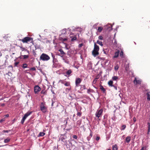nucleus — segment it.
<instances>
[{"instance_id": "obj_60", "label": "nucleus", "mask_w": 150, "mask_h": 150, "mask_svg": "<svg viewBox=\"0 0 150 150\" xmlns=\"http://www.w3.org/2000/svg\"><path fill=\"white\" fill-rule=\"evenodd\" d=\"M119 67L117 66H116L115 67V70H117L118 69Z\"/></svg>"}, {"instance_id": "obj_3", "label": "nucleus", "mask_w": 150, "mask_h": 150, "mask_svg": "<svg viewBox=\"0 0 150 150\" xmlns=\"http://www.w3.org/2000/svg\"><path fill=\"white\" fill-rule=\"evenodd\" d=\"M103 111V110L102 108L97 110L95 113L96 117H97L98 118L101 117L102 116Z\"/></svg>"}, {"instance_id": "obj_45", "label": "nucleus", "mask_w": 150, "mask_h": 150, "mask_svg": "<svg viewBox=\"0 0 150 150\" xmlns=\"http://www.w3.org/2000/svg\"><path fill=\"white\" fill-rule=\"evenodd\" d=\"M22 56L23 57V59H27L29 57V55H22Z\"/></svg>"}, {"instance_id": "obj_49", "label": "nucleus", "mask_w": 150, "mask_h": 150, "mask_svg": "<svg viewBox=\"0 0 150 150\" xmlns=\"http://www.w3.org/2000/svg\"><path fill=\"white\" fill-rule=\"evenodd\" d=\"M6 120V118L5 117H4L2 119H1V120H0V123H1L2 122Z\"/></svg>"}, {"instance_id": "obj_14", "label": "nucleus", "mask_w": 150, "mask_h": 150, "mask_svg": "<svg viewBox=\"0 0 150 150\" xmlns=\"http://www.w3.org/2000/svg\"><path fill=\"white\" fill-rule=\"evenodd\" d=\"M92 64L91 62H89L87 64V68L89 70H91L92 69Z\"/></svg>"}, {"instance_id": "obj_44", "label": "nucleus", "mask_w": 150, "mask_h": 150, "mask_svg": "<svg viewBox=\"0 0 150 150\" xmlns=\"http://www.w3.org/2000/svg\"><path fill=\"white\" fill-rule=\"evenodd\" d=\"M82 115V112L81 111L79 112H78L77 113V116H79V117H80Z\"/></svg>"}, {"instance_id": "obj_32", "label": "nucleus", "mask_w": 150, "mask_h": 150, "mask_svg": "<svg viewBox=\"0 0 150 150\" xmlns=\"http://www.w3.org/2000/svg\"><path fill=\"white\" fill-rule=\"evenodd\" d=\"M51 55L53 59L52 62L53 63V65H54V64L55 63V56L52 53H51Z\"/></svg>"}, {"instance_id": "obj_19", "label": "nucleus", "mask_w": 150, "mask_h": 150, "mask_svg": "<svg viewBox=\"0 0 150 150\" xmlns=\"http://www.w3.org/2000/svg\"><path fill=\"white\" fill-rule=\"evenodd\" d=\"M100 89L104 93H106L105 89L103 87L102 85H100Z\"/></svg>"}, {"instance_id": "obj_54", "label": "nucleus", "mask_w": 150, "mask_h": 150, "mask_svg": "<svg viewBox=\"0 0 150 150\" xmlns=\"http://www.w3.org/2000/svg\"><path fill=\"white\" fill-rule=\"evenodd\" d=\"M66 29L65 28H64V29H63L62 30L63 33H64V34L66 33Z\"/></svg>"}, {"instance_id": "obj_21", "label": "nucleus", "mask_w": 150, "mask_h": 150, "mask_svg": "<svg viewBox=\"0 0 150 150\" xmlns=\"http://www.w3.org/2000/svg\"><path fill=\"white\" fill-rule=\"evenodd\" d=\"M14 61L15 62L14 63V67H20L18 65V64L19 63V62H16V59H15Z\"/></svg>"}, {"instance_id": "obj_61", "label": "nucleus", "mask_w": 150, "mask_h": 150, "mask_svg": "<svg viewBox=\"0 0 150 150\" xmlns=\"http://www.w3.org/2000/svg\"><path fill=\"white\" fill-rule=\"evenodd\" d=\"M100 139V137H98V136H97L96 137V140L98 141V140H99Z\"/></svg>"}, {"instance_id": "obj_23", "label": "nucleus", "mask_w": 150, "mask_h": 150, "mask_svg": "<svg viewBox=\"0 0 150 150\" xmlns=\"http://www.w3.org/2000/svg\"><path fill=\"white\" fill-rule=\"evenodd\" d=\"M131 137L130 136H127L125 139V141L126 142L129 143L131 140Z\"/></svg>"}, {"instance_id": "obj_58", "label": "nucleus", "mask_w": 150, "mask_h": 150, "mask_svg": "<svg viewBox=\"0 0 150 150\" xmlns=\"http://www.w3.org/2000/svg\"><path fill=\"white\" fill-rule=\"evenodd\" d=\"M8 68H11V70H13V67L12 65H10L8 67Z\"/></svg>"}, {"instance_id": "obj_26", "label": "nucleus", "mask_w": 150, "mask_h": 150, "mask_svg": "<svg viewBox=\"0 0 150 150\" xmlns=\"http://www.w3.org/2000/svg\"><path fill=\"white\" fill-rule=\"evenodd\" d=\"M94 91L93 90L90 88L87 90V93L88 94H90L91 93H94Z\"/></svg>"}, {"instance_id": "obj_40", "label": "nucleus", "mask_w": 150, "mask_h": 150, "mask_svg": "<svg viewBox=\"0 0 150 150\" xmlns=\"http://www.w3.org/2000/svg\"><path fill=\"white\" fill-rule=\"evenodd\" d=\"M98 79V78H95L92 82V84H95L96 83V82L97 81V80Z\"/></svg>"}, {"instance_id": "obj_50", "label": "nucleus", "mask_w": 150, "mask_h": 150, "mask_svg": "<svg viewBox=\"0 0 150 150\" xmlns=\"http://www.w3.org/2000/svg\"><path fill=\"white\" fill-rule=\"evenodd\" d=\"M20 48L22 49V51H26L27 50V49H25L24 47H20Z\"/></svg>"}, {"instance_id": "obj_41", "label": "nucleus", "mask_w": 150, "mask_h": 150, "mask_svg": "<svg viewBox=\"0 0 150 150\" xmlns=\"http://www.w3.org/2000/svg\"><path fill=\"white\" fill-rule=\"evenodd\" d=\"M126 127V126L125 125H123L122 126V127L120 129L121 130H124Z\"/></svg>"}, {"instance_id": "obj_6", "label": "nucleus", "mask_w": 150, "mask_h": 150, "mask_svg": "<svg viewBox=\"0 0 150 150\" xmlns=\"http://www.w3.org/2000/svg\"><path fill=\"white\" fill-rule=\"evenodd\" d=\"M67 71L64 73V75L67 77H69L72 75V71L70 69L67 70L66 69Z\"/></svg>"}, {"instance_id": "obj_52", "label": "nucleus", "mask_w": 150, "mask_h": 150, "mask_svg": "<svg viewBox=\"0 0 150 150\" xmlns=\"http://www.w3.org/2000/svg\"><path fill=\"white\" fill-rule=\"evenodd\" d=\"M64 80H60L59 82V83H61L62 84H64Z\"/></svg>"}, {"instance_id": "obj_36", "label": "nucleus", "mask_w": 150, "mask_h": 150, "mask_svg": "<svg viewBox=\"0 0 150 150\" xmlns=\"http://www.w3.org/2000/svg\"><path fill=\"white\" fill-rule=\"evenodd\" d=\"M58 51L60 52L61 54L62 55H64L65 54V53L64 52L62 49H60Z\"/></svg>"}, {"instance_id": "obj_17", "label": "nucleus", "mask_w": 150, "mask_h": 150, "mask_svg": "<svg viewBox=\"0 0 150 150\" xmlns=\"http://www.w3.org/2000/svg\"><path fill=\"white\" fill-rule=\"evenodd\" d=\"M103 51L104 54H108L109 51V49H103Z\"/></svg>"}, {"instance_id": "obj_29", "label": "nucleus", "mask_w": 150, "mask_h": 150, "mask_svg": "<svg viewBox=\"0 0 150 150\" xmlns=\"http://www.w3.org/2000/svg\"><path fill=\"white\" fill-rule=\"evenodd\" d=\"M148 127V131L147 132V134H149V133L150 132V123L148 122L147 123Z\"/></svg>"}, {"instance_id": "obj_35", "label": "nucleus", "mask_w": 150, "mask_h": 150, "mask_svg": "<svg viewBox=\"0 0 150 150\" xmlns=\"http://www.w3.org/2000/svg\"><path fill=\"white\" fill-rule=\"evenodd\" d=\"M22 67L24 69L27 68L28 67V64L26 63L23 64Z\"/></svg>"}, {"instance_id": "obj_43", "label": "nucleus", "mask_w": 150, "mask_h": 150, "mask_svg": "<svg viewBox=\"0 0 150 150\" xmlns=\"http://www.w3.org/2000/svg\"><path fill=\"white\" fill-rule=\"evenodd\" d=\"M120 56L121 58L123 57V52L122 51H121L120 52Z\"/></svg>"}, {"instance_id": "obj_5", "label": "nucleus", "mask_w": 150, "mask_h": 150, "mask_svg": "<svg viewBox=\"0 0 150 150\" xmlns=\"http://www.w3.org/2000/svg\"><path fill=\"white\" fill-rule=\"evenodd\" d=\"M82 81V79L79 78H76L75 79V87H77L79 86L80 84Z\"/></svg>"}, {"instance_id": "obj_42", "label": "nucleus", "mask_w": 150, "mask_h": 150, "mask_svg": "<svg viewBox=\"0 0 150 150\" xmlns=\"http://www.w3.org/2000/svg\"><path fill=\"white\" fill-rule=\"evenodd\" d=\"M51 91L52 92V93L54 95H53L54 97L55 93H54V91L53 90V87L52 86H51Z\"/></svg>"}, {"instance_id": "obj_30", "label": "nucleus", "mask_w": 150, "mask_h": 150, "mask_svg": "<svg viewBox=\"0 0 150 150\" xmlns=\"http://www.w3.org/2000/svg\"><path fill=\"white\" fill-rule=\"evenodd\" d=\"M10 140V139L8 137L4 140V142L5 143H8Z\"/></svg>"}, {"instance_id": "obj_10", "label": "nucleus", "mask_w": 150, "mask_h": 150, "mask_svg": "<svg viewBox=\"0 0 150 150\" xmlns=\"http://www.w3.org/2000/svg\"><path fill=\"white\" fill-rule=\"evenodd\" d=\"M82 122V119H80L78 120L76 122V125L75 126V127L76 128H79L80 125L81 124Z\"/></svg>"}, {"instance_id": "obj_22", "label": "nucleus", "mask_w": 150, "mask_h": 150, "mask_svg": "<svg viewBox=\"0 0 150 150\" xmlns=\"http://www.w3.org/2000/svg\"><path fill=\"white\" fill-rule=\"evenodd\" d=\"M79 86H80V89L81 91H83L86 89V86L84 85H80Z\"/></svg>"}, {"instance_id": "obj_18", "label": "nucleus", "mask_w": 150, "mask_h": 150, "mask_svg": "<svg viewBox=\"0 0 150 150\" xmlns=\"http://www.w3.org/2000/svg\"><path fill=\"white\" fill-rule=\"evenodd\" d=\"M119 79L118 78V77L116 76H114L112 77V80L113 81H117Z\"/></svg>"}, {"instance_id": "obj_38", "label": "nucleus", "mask_w": 150, "mask_h": 150, "mask_svg": "<svg viewBox=\"0 0 150 150\" xmlns=\"http://www.w3.org/2000/svg\"><path fill=\"white\" fill-rule=\"evenodd\" d=\"M26 119V118H25V117H24V116L23 117L22 119L21 120V124H23Z\"/></svg>"}, {"instance_id": "obj_33", "label": "nucleus", "mask_w": 150, "mask_h": 150, "mask_svg": "<svg viewBox=\"0 0 150 150\" xmlns=\"http://www.w3.org/2000/svg\"><path fill=\"white\" fill-rule=\"evenodd\" d=\"M45 134V133L43 132H40L38 135V137H42Z\"/></svg>"}, {"instance_id": "obj_51", "label": "nucleus", "mask_w": 150, "mask_h": 150, "mask_svg": "<svg viewBox=\"0 0 150 150\" xmlns=\"http://www.w3.org/2000/svg\"><path fill=\"white\" fill-rule=\"evenodd\" d=\"M72 137L73 138L75 139H77L78 138V137L76 135H74L72 136Z\"/></svg>"}, {"instance_id": "obj_25", "label": "nucleus", "mask_w": 150, "mask_h": 150, "mask_svg": "<svg viewBox=\"0 0 150 150\" xmlns=\"http://www.w3.org/2000/svg\"><path fill=\"white\" fill-rule=\"evenodd\" d=\"M113 82L112 80H110L108 82V84L109 86L110 87H112V86H113Z\"/></svg>"}, {"instance_id": "obj_37", "label": "nucleus", "mask_w": 150, "mask_h": 150, "mask_svg": "<svg viewBox=\"0 0 150 150\" xmlns=\"http://www.w3.org/2000/svg\"><path fill=\"white\" fill-rule=\"evenodd\" d=\"M64 84L66 86H70V82L69 81L66 82Z\"/></svg>"}, {"instance_id": "obj_64", "label": "nucleus", "mask_w": 150, "mask_h": 150, "mask_svg": "<svg viewBox=\"0 0 150 150\" xmlns=\"http://www.w3.org/2000/svg\"><path fill=\"white\" fill-rule=\"evenodd\" d=\"M91 138V137L89 136L88 137H87V139L88 140V141H89L90 140Z\"/></svg>"}, {"instance_id": "obj_7", "label": "nucleus", "mask_w": 150, "mask_h": 150, "mask_svg": "<svg viewBox=\"0 0 150 150\" xmlns=\"http://www.w3.org/2000/svg\"><path fill=\"white\" fill-rule=\"evenodd\" d=\"M41 88L38 85H36L34 87V92L35 94H38L41 90Z\"/></svg>"}, {"instance_id": "obj_8", "label": "nucleus", "mask_w": 150, "mask_h": 150, "mask_svg": "<svg viewBox=\"0 0 150 150\" xmlns=\"http://www.w3.org/2000/svg\"><path fill=\"white\" fill-rule=\"evenodd\" d=\"M145 91L146 92V94L147 96V100H150V91L148 89H145Z\"/></svg>"}, {"instance_id": "obj_1", "label": "nucleus", "mask_w": 150, "mask_h": 150, "mask_svg": "<svg viewBox=\"0 0 150 150\" xmlns=\"http://www.w3.org/2000/svg\"><path fill=\"white\" fill-rule=\"evenodd\" d=\"M40 59L43 61H47L50 59V57L47 54L43 53L40 55Z\"/></svg>"}, {"instance_id": "obj_55", "label": "nucleus", "mask_w": 150, "mask_h": 150, "mask_svg": "<svg viewBox=\"0 0 150 150\" xmlns=\"http://www.w3.org/2000/svg\"><path fill=\"white\" fill-rule=\"evenodd\" d=\"M10 131H11L10 130H4L2 132H4V133H5V132L8 133V132H9Z\"/></svg>"}, {"instance_id": "obj_46", "label": "nucleus", "mask_w": 150, "mask_h": 150, "mask_svg": "<svg viewBox=\"0 0 150 150\" xmlns=\"http://www.w3.org/2000/svg\"><path fill=\"white\" fill-rule=\"evenodd\" d=\"M89 127V129L90 130V135H89V136L90 137H92V136H93V133H92V131H91V130L90 129L89 127Z\"/></svg>"}, {"instance_id": "obj_63", "label": "nucleus", "mask_w": 150, "mask_h": 150, "mask_svg": "<svg viewBox=\"0 0 150 150\" xmlns=\"http://www.w3.org/2000/svg\"><path fill=\"white\" fill-rule=\"evenodd\" d=\"M112 87H113L115 90H117V86L113 85V86H112Z\"/></svg>"}, {"instance_id": "obj_48", "label": "nucleus", "mask_w": 150, "mask_h": 150, "mask_svg": "<svg viewBox=\"0 0 150 150\" xmlns=\"http://www.w3.org/2000/svg\"><path fill=\"white\" fill-rule=\"evenodd\" d=\"M30 70L31 71H35L36 70V69L35 67H31L30 69Z\"/></svg>"}, {"instance_id": "obj_47", "label": "nucleus", "mask_w": 150, "mask_h": 150, "mask_svg": "<svg viewBox=\"0 0 150 150\" xmlns=\"http://www.w3.org/2000/svg\"><path fill=\"white\" fill-rule=\"evenodd\" d=\"M108 117V115L107 114H105L103 116V119H107Z\"/></svg>"}, {"instance_id": "obj_56", "label": "nucleus", "mask_w": 150, "mask_h": 150, "mask_svg": "<svg viewBox=\"0 0 150 150\" xmlns=\"http://www.w3.org/2000/svg\"><path fill=\"white\" fill-rule=\"evenodd\" d=\"M81 127L82 128H83V130L84 131H86V128L84 127V125H83Z\"/></svg>"}, {"instance_id": "obj_28", "label": "nucleus", "mask_w": 150, "mask_h": 150, "mask_svg": "<svg viewBox=\"0 0 150 150\" xmlns=\"http://www.w3.org/2000/svg\"><path fill=\"white\" fill-rule=\"evenodd\" d=\"M96 43L98 44L101 46H103V44L102 42V41H100L99 40H97Z\"/></svg>"}, {"instance_id": "obj_15", "label": "nucleus", "mask_w": 150, "mask_h": 150, "mask_svg": "<svg viewBox=\"0 0 150 150\" xmlns=\"http://www.w3.org/2000/svg\"><path fill=\"white\" fill-rule=\"evenodd\" d=\"M120 52V50H118L117 52H115V55L113 57L114 58H116L119 55Z\"/></svg>"}, {"instance_id": "obj_12", "label": "nucleus", "mask_w": 150, "mask_h": 150, "mask_svg": "<svg viewBox=\"0 0 150 150\" xmlns=\"http://www.w3.org/2000/svg\"><path fill=\"white\" fill-rule=\"evenodd\" d=\"M93 50L98 51H99V47L96 44V42H95L94 43Z\"/></svg>"}, {"instance_id": "obj_20", "label": "nucleus", "mask_w": 150, "mask_h": 150, "mask_svg": "<svg viewBox=\"0 0 150 150\" xmlns=\"http://www.w3.org/2000/svg\"><path fill=\"white\" fill-rule=\"evenodd\" d=\"M7 61L6 60L5 61V62L3 65H1L0 67L1 69H4L6 68V63Z\"/></svg>"}, {"instance_id": "obj_57", "label": "nucleus", "mask_w": 150, "mask_h": 150, "mask_svg": "<svg viewBox=\"0 0 150 150\" xmlns=\"http://www.w3.org/2000/svg\"><path fill=\"white\" fill-rule=\"evenodd\" d=\"M83 45V43H82L79 44V45H78V47H82Z\"/></svg>"}, {"instance_id": "obj_31", "label": "nucleus", "mask_w": 150, "mask_h": 150, "mask_svg": "<svg viewBox=\"0 0 150 150\" xmlns=\"http://www.w3.org/2000/svg\"><path fill=\"white\" fill-rule=\"evenodd\" d=\"M107 119H103V120L102 123L104 125V126H106V124L107 123Z\"/></svg>"}, {"instance_id": "obj_39", "label": "nucleus", "mask_w": 150, "mask_h": 150, "mask_svg": "<svg viewBox=\"0 0 150 150\" xmlns=\"http://www.w3.org/2000/svg\"><path fill=\"white\" fill-rule=\"evenodd\" d=\"M103 29V28L102 27H98V31L100 32L102 31V30Z\"/></svg>"}, {"instance_id": "obj_13", "label": "nucleus", "mask_w": 150, "mask_h": 150, "mask_svg": "<svg viewBox=\"0 0 150 150\" xmlns=\"http://www.w3.org/2000/svg\"><path fill=\"white\" fill-rule=\"evenodd\" d=\"M92 54L94 57H95L99 54L98 51L93 50L92 52Z\"/></svg>"}, {"instance_id": "obj_27", "label": "nucleus", "mask_w": 150, "mask_h": 150, "mask_svg": "<svg viewBox=\"0 0 150 150\" xmlns=\"http://www.w3.org/2000/svg\"><path fill=\"white\" fill-rule=\"evenodd\" d=\"M118 148L117 145L116 144H115V145L112 146V150H117Z\"/></svg>"}, {"instance_id": "obj_2", "label": "nucleus", "mask_w": 150, "mask_h": 150, "mask_svg": "<svg viewBox=\"0 0 150 150\" xmlns=\"http://www.w3.org/2000/svg\"><path fill=\"white\" fill-rule=\"evenodd\" d=\"M45 103L43 102H42L40 105V109L41 110L43 113H45L47 112V108L45 106Z\"/></svg>"}, {"instance_id": "obj_34", "label": "nucleus", "mask_w": 150, "mask_h": 150, "mask_svg": "<svg viewBox=\"0 0 150 150\" xmlns=\"http://www.w3.org/2000/svg\"><path fill=\"white\" fill-rule=\"evenodd\" d=\"M40 93L41 94H43L44 95H46L47 94V91L46 90L44 89L41 91Z\"/></svg>"}, {"instance_id": "obj_53", "label": "nucleus", "mask_w": 150, "mask_h": 150, "mask_svg": "<svg viewBox=\"0 0 150 150\" xmlns=\"http://www.w3.org/2000/svg\"><path fill=\"white\" fill-rule=\"evenodd\" d=\"M99 39L100 40H103V37L102 36L100 35L98 37Z\"/></svg>"}, {"instance_id": "obj_59", "label": "nucleus", "mask_w": 150, "mask_h": 150, "mask_svg": "<svg viewBox=\"0 0 150 150\" xmlns=\"http://www.w3.org/2000/svg\"><path fill=\"white\" fill-rule=\"evenodd\" d=\"M146 146L142 147L140 150H144V149H146Z\"/></svg>"}, {"instance_id": "obj_62", "label": "nucleus", "mask_w": 150, "mask_h": 150, "mask_svg": "<svg viewBox=\"0 0 150 150\" xmlns=\"http://www.w3.org/2000/svg\"><path fill=\"white\" fill-rule=\"evenodd\" d=\"M0 106H2V107L4 106L5 105V104L4 103H0Z\"/></svg>"}, {"instance_id": "obj_4", "label": "nucleus", "mask_w": 150, "mask_h": 150, "mask_svg": "<svg viewBox=\"0 0 150 150\" xmlns=\"http://www.w3.org/2000/svg\"><path fill=\"white\" fill-rule=\"evenodd\" d=\"M19 40L21 41L23 43H28V42L32 40V39L30 37H26L22 39H20Z\"/></svg>"}, {"instance_id": "obj_24", "label": "nucleus", "mask_w": 150, "mask_h": 150, "mask_svg": "<svg viewBox=\"0 0 150 150\" xmlns=\"http://www.w3.org/2000/svg\"><path fill=\"white\" fill-rule=\"evenodd\" d=\"M70 37L71 38V41H73L76 40L77 38L76 35H75L73 36H70Z\"/></svg>"}, {"instance_id": "obj_11", "label": "nucleus", "mask_w": 150, "mask_h": 150, "mask_svg": "<svg viewBox=\"0 0 150 150\" xmlns=\"http://www.w3.org/2000/svg\"><path fill=\"white\" fill-rule=\"evenodd\" d=\"M133 82L136 85H137V84H141V81L140 80H137L136 77H135L133 81Z\"/></svg>"}, {"instance_id": "obj_16", "label": "nucleus", "mask_w": 150, "mask_h": 150, "mask_svg": "<svg viewBox=\"0 0 150 150\" xmlns=\"http://www.w3.org/2000/svg\"><path fill=\"white\" fill-rule=\"evenodd\" d=\"M32 113V112H28L24 115L23 116L26 118L27 117L30 115Z\"/></svg>"}, {"instance_id": "obj_9", "label": "nucleus", "mask_w": 150, "mask_h": 150, "mask_svg": "<svg viewBox=\"0 0 150 150\" xmlns=\"http://www.w3.org/2000/svg\"><path fill=\"white\" fill-rule=\"evenodd\" d=\"M66 134H64L62 135L61 134L59 138V140H61L62 141L64 142L65 139L67 138Z\"/></svg>"}]
</instances>
